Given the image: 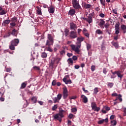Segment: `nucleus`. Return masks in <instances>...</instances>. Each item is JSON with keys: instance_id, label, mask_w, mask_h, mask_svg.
<instances>
[{"instance_id": "nucleus-1", "label": "nucleus", "mask_w": 126, "mask_h": 126, "mask_svg": "<svg viewBox=\"0 0 126 126\" xmlns=\"http://www.w3.org/2000/svg\"><path fill=\"white\" fill-rule=\"evenodd\" d=\"M85 38L81 36L77 38V42H76V45L74 44L70 45L71 49L72 51H74L77 54L80 53V48H81V42H83L85 40Z\"/></svg>"}, {"instance_id": "nucleus-2", "label": "nucleus", "mask_w": 126, "mask_h": 126, "mask_svg": "<svg viewBox=\"0 0 126 126\" xmlns=\"http://www.w3.org/2000/svg\"><path fill=\"white\" fill-rule=\"evenodd\" d=\"M72 3L74 8L78 9V10H82V8L79 5V3L77 1V0H72Z\"/></svg>"}, {"instance_id": "nucleus-3", "label": "nucleus", "mask_w": 126, "mask_h": 126, "mask_svg": "<svg viewBox=\"0 0 126 126\" xmlns=\"http://www.w3.org/2000/svg\"><path fill=\"white\" fill-rule=\"evenodd\" d=\"M69 37L70 39H75L77 38V32L75 31H71L69 32Z\"/></svg>"}, {"instance_id": "nucleus-4", "label": "nucleus", "mask_w": 126, "mask_h": 126, "mask_svg": "<svg viewBox=\"0 0 126 126\" xmlns=\"http://www.w3.org/2000/svg\"><path fill=\"white\" fill-rule=\"evenodd\" d=\"M91 107L93 111H95L96 112H98L100 111V107H97V104H96V102H93L91 103Z\"/></svg>"}, {"instance_id": "nucleus-5", "label": "nucleus", "mask_w": 126, "mask_h": 126, "mask_svg": "<svg viewBox=\"0 0 126 126\" xmlns=\"http://www.w3.org/2000/svg\"><path fill=\"white\" fill-rule=\"evenodd\" d=\"M62 94H59L57 95V97H53L52 99L53 100V102L54 104H56V103H60V100L62 99Z\"/></svg>"}, {"instance_id": "nucleus-6", "label": "nucleus", "mask_w": 126, "mask_h": 126, "mask_svg": "<svg viewBox=\"0 0 126 126\" xmlns=\"http://www.w3.org/2000/svg\"><path fill=\"white\" fill-rule=\"evenodd\" d=\"M68 96V91L67 88L64 87L63 88V99H66Z\"/></svg>"}, {"instance_id": "nucleus-7", "label": "nucleus", "mask_w": 126, "mask_h": 126, "mask_svg": "<svg viewBox=\"0 0 126 126\" xmlns=\"http://www.w3.org/2000/svg\"><path fill=\"white\" fill-rule=\"evenodd\" d=\"M82 5L86 9H88L89 8H91V7L92 6V5H91L90 4H87L85 2H82Z\"/></svg>"}, {"instance_id": "nucleus-8", "label": "nucleus", "mask_w": 126, "mask_h": 126, "mask_svg": "<svg viewBox=\"0 0 126 126\" xmlns=\"http://www.w3.org/2000/svg\"><path fill=\"white\" fill-rule=\"evenodd\" d=\"M10 44L16 47L18 44H19V39H15L11 41Z\"/></svg>"}, {"instance_id": "nucleus-9", "label": "nucleus", "mask_w": 126, "mask_h": 126, "mask_svg": "<svg viewBox=\"0 0 126 126\" xmlns=\"http://www.w3.org/2000/svg\"><path fill=\"white\" fill-rule=\"evenodd\" d=\"M70 30H74V31H75V30L77 29V26H76V24L73 23H70Z\"/></svg>"}, {"instance_id": "nucleus-10", "label": "nucleus", "mask_w": 126, "mask_h": 126, "mask_svg": "<svg viewBox=\"0 0 126 126\" xmlns=\"http://www.w3.org/2000/svg\"><path fill=\"white\" fill-rule=\"evenodd\" d=\"M47 38L49 41H50L52 44H54V36H53L52 34L48 33L47 35Z\"/></svg>"}, {"instance_id": "nucleus-11", "label": "nucleus", "mask_w": 126, "mask_h": 126, "mask_svg": "<svg viewBox=\"0 0 126 126\" xmlns=\"http://www.w3.org/2000/svg\"><path fill=\"white\" fill-rule=\"evenodd\" d=\"M105 23V21H104V19H101L100 20L98 25L101 27V28L104 29V25Z\"/></svg>"}, {"instance_id": "nucleus-12", "label": "nucleus", "mask_w": 126, "mask_h": 126, "mask_svg": "<svg viewBox=\"0 0 126 126\" xmlns=\"http://www.w3.org/2000/svg\"><path fill=\"white\" fill-rule=\"evenodd\" d=\"M117 75L120 80H122V79L124 77V74H122V71L121 70H118Z\"/></svg>"}, {"instance_id": "nucleus-13", "label": "nucleus", "mask_w": 126, "mask_h": 126, "mask_svg": "<svg viewBox=\"0 0 126 126\" xmlns=\"http://www.w3.org/2000/svg\"><path fill=\"white\" fill-rule=\"evenodd\" d=\"M93 17V15H92V14H90L89 15V16L87 20V22L89 23V24H90V23H92Z\"/></svg>"}, {"instance_id": "nucleus-14", "label": "nucleus", "mask_w": 126, "mask_h": 126, "mask_svg": "<svg viewBox=\"0 0 126 126\" xmlns=\"http://www.w3.org/2000/svg\"><path fill=\"white\" fill-rule=\"evenodd\" d=\"M10 20H5L3 21L2 23V26L5 27L8 24H9L10 23Z\"/></svg>"}, {"instance_id": "nucleus-15", "label": "nucleus", "mask_w": 126, "mask_h": 126, "mask_svg": "<svg viewBox=\"0 0 126 126\" xmlns=\"http://www.w3.org/2000/svg\"><path fill=\"white\" fill-rule=\"evenodd\" d=\"M54 120H57V121H59L60 123H61L62 122V117H61L60 116V115H59V114H56L54 116Z\"/></svg>"}, {"instance_id": "nucleus-16", "label": "nucleus", "mask_w": 126, "mask_h": 126, "mask_svg": "<svg viewBox=\"0 0 126 126\" xmlns=\"http://www.w3.org/2000/svg\"><path fill=\"white\" fill-rule=\"evenodd\" d=\"M81 98H82L83 100V103H86L88 102V98L86 96L84 95V94H82L81 96Z\"/></svg>"}, {"instance_id": "nucleus-17", "label": "nucleus", "mask_w": 126, "mask_h": 126, "mask_svg": "<svg viewBox=\"0 0 126 126\" xmlns=\"http://www.w3.org/2000/svg\"><path fill=\"white\" fill-rule=\"evenodd\" d=\"M48 11L49 13H54V12H55V7L50 6L48 7Z\"/></svg>"}, {"instance_id": "nucleus-18", "label": "nucleus", "mask_w": 126, "mask_h": 126, "mask_svg": "<svg viewBox=\"0 0 126 126\" xmlns=\"http://www.w3.org/2000/svg\"><path fill=\"white\" fill-rule=\"evenodd\" d=\"M121 30L123 31L124 34L126 33V25H122L121 26Z\"/></svg>"}, {"instance_id": "nucleus-19", "label": "nucleus", "mask_w": 126, "mask_h": 126, "mask_svg": "<svg viewBox=\"0 0 126 126\" xmlns=\"http://www.w3.org/2000/svg\"><path fill=\"white\" fill-rule=\"evenodd\" d=\"M75 10L73 9H70L68 12V15H70L71 16H73L74 14H75Z\"/></svg>"}, {"instance_id": "nucleus-20", "label": "nucleus", "mask_w": 126, "mask_h": 126, "mask_svg": "<svg viewBox=\"0 0 126 126\" xmlns=\"http://www.w3.org/2000/svg\"><path fill=\"white\" fill-rule=\"evenodd\" d=\"M36 8L37 9V14H38V15H42V10L41 9V7L37 6L36 7Z\"/></svg>"}, {"instance_id": "nucleus-21", "label": "nucleus", "mask_w": 126, "mask_h": 126, "mask_svg": "<svg viewBox=\"0 0 126 126\" xmlns=\"http://www.w3.org/2000/svg\"><path fill=\"white\" fill-rule=\"evenodd\" d=\"M56 63V60L54 59L53 60H52L51 61V63H50V66H51V67H54V65H55V63Z\"/></svg>"}, {"instance_id": "nucleus-22", "label": "nucleus", "mask_w": 126, "mask_h": 126, "mask_svg": "<svg viewBox=\"0 0 126 126\" xmlns=\"http://www.w3.org/2000/svg\"><path fill=\"white\" fill-rule=\"evenodd\" d=\"M111 44L116 48V49L119 48V43L118 42H115L114 41H112L111 42Z\"/></svg>"}, {"instance_id": "nucleus-23", "label": "nucleus", "mask_w": 126, "mask_h": 126, "mask_svg": "<svg viewBox=\"0 0 126 126\" xmlns=\"http://www.w3.org/2000/svg\"><path fill=\"white\" fill-rule=\"evenodd\" d=\"M63 112H64V111H63V109L59 111V116L62 119L63 118Z\"/></svg>"}, {"instance_id": "nucleus-24", "label": "nucleus", "mask_w": 126, "mask_h": 126, "mask_svg": "<svg viewBox=\"0 0 126 126\" xmlns=\"http://www.w3.org/2000/svg\"><path fill=\"white\" fill-rule=\"evenodd\" d=\"M95 33L96 34H98V35H103V31H101L100 29L96 30Z\"/></svg>"}, {"instance_id": "nucleus-25", "label": "nucleus", "mask_w": 126, "mask_h": 126, "mask_svg": "<svg viewBox=\"0 0 126 126\" xmlns=\"http://www.w3.org/2000/svg\"><path fill=\"white\" fill-rule=\"evenodd\" d=\"M64 32L65 33V37H67V36H69V30L68 29H65Z\"/></svg>"}, {"instance_id": "nucleus-26", "label": "nucleus", "mask_w": 126, "mask_h": 126, "mask_svg": "<svg viewBox=\"0 0 126 126\" xmlns=\"http://www.w3.org/2000/svg\"><path fill=\"white\" fill-rule=\"evenodd\" d=\"M32 101V103L35 104V103H37V97L35 96H33L31 98Z\"/></svg>"}, {"instance_id": "nucleus-27", "label": "nucleus", "mask_w": 126, "mask_h": 126, "mask_svg": "<svg viewBox=\"0 0 126 126\" xmlns=\"http://www.w3.org/2000/svg\"><path fill=\"white\" fill-rule=\"evenodd\" d=\"M27 86V84H26V83L25 82L22 83L20 87V89H24V88H25V87H26Z\"/></svg>"}, {"instance_id": "nucleus-28", "label": "nucleus", "mask_w": 126, "mask_h": 126, "mask_svg": "<svg viewBox=\"0 0 126 126\" xmlns=\"http://www.w3.org/2000/svg\"><path fill=\"white\" fill-rule=\"evenodd\" d=\"M9 48L10 50H11V51H14V50H15V46L14 45H13V44H11V43H10Z\"/></svg>"}, {"instance_id": "nucleus-29", "label": "nucleus", "mask_w": 126, "mask_h": 126, "mask_svg": "<svg viewBox=\"0 0 126 126\" xmlns=\"http://www.w3.org/2000/svg\"><path fill=\"white\" fill-rule=\"evenodd\" d=\"M16 32H17V30L14 29L12 31L11 34L13 35V36H16Z\"/></svg>"}, {"instance_id": "nucleus-30", "label": "nucleus", "mask_w": 126, "mask_h": 126, "mask_svg": "<svg viewBox=\"0 0 126 126\" xmlns=\"http://www.w3.org/2000/svg\"><path fill=\"white\" fill-rule=\"evenodd\" d=\"M115 30H120V23L118 22L115 24Z\"/></svg>"}, {"instance_id": "nucleus-31", "label": "nucleus", "mask_w": 126, "mask_h": 126, "mask_svg": "<svg viewBox=\"0 0 126 126\" xmlns=\"http://www.w3.org/2000/svg\"><path fill=\"white\" fill-rule=\"evenodd\" d=\"M100 3L102 5L106 6V0H100Z\"/></svg>"}, {"instance_id": "nucleus-32", "label": "nucleus", "mask_w": 126, "mask_h": 126, "mask_svg": "<svg viewBox=\"0 0 126 126\" xmlns=\"http://www.w3.org/2000/svg\"><path fill=\"white\" fill-rule=\"evenodd\" d=\"M111 126H115L117 125V121L116 120H112L111 121Z\"/></svg>"}, {"instance_id": "nucleus-33", "label": "nucleus", "mask_w": 126, "mask_h": 126, "mask_svg": "<svg viewBox=\"0 0 126 126\" xmlns=\"http://www.w3.org/2000/svg\"><path fill=\"white\" fill-rule=\"evenodd\" d=\"M12 22L16 23L17 22V18L14 17L11 19Z\"/></svg>"}, {"instance_id": "nucleus-34", "label": "nucleus", "mask_w": 126, "mask_h": 126, "mask_svg": "<svg viewBox=\"0 0 126 126\" xmlns=\"http://www.w3.org/2000/svg\"><path fill=\"white\" fill-rule=\"evenodd\" d=\"M86 46H87V51H89V50H90V49H91V44H90L89 43H87Z\"/></svg>"}, {"instance_id": "nucleus-35", "label": "nucleus", "mask_w": 126, "mask_h": 126, "mask_svg": "<svg viewBox=\"0 0 126 126\" xmlns=\"http://www.w3.org/2000/svg\"><path fill=\"white\" fill-rule=\"evenodd\" d=\"M47 53H46L45 52H43L42 53L41 55V58H47Z\"/></svg>"}, {"instance_id": "nucleus-36", "label": "nucleus", "mask_w": 126, "mask_h": 126, "mask_svg": "<svg viewBox=\"0 0 126 126\" xmlns=\"http://www.w3.org/2000/svg\"><path fill=\"white\" fill-rule=\"evenodd\" d=\"M11 35V33L8 32L7 34L4 35L3 38H7V37H10Z\"/></svg>"}, {"instance_id": "nucleus-37", "label": "nucleus", "mask_w": 126, "mask_h": 126, "mask_svg": "<svg viewBox=\"0 0 126 126\" xmlns=\"http://www.w3.org/2000/svg\"><path fill=\"white\" fill-rule=\"evenodd\" d=\"M98 92H99V90H98V88H95L94 89V94H97V93H98Z\"/></svg>"}, {"instance_id": "nucleus-38", "label": "nucleus", "mask_w": 126, "mask_h": 126, "mask_svg": "<svg viewBox=\"0 0 126 126\" xmlns=\"http://www.w3.org/2000/svg\"><path fill=\"white\" fill-rule=\"evenodd\" d=\"M55 62H57V64H59V63H60V61H61V58H55Z\"/></svg>"}, {"instance_id": "nucleus-39", "label": "nucleus", "mask_w": 126, "mask_h": 126, "mask_svg": "<svg viewBox=\"0 0 126 126\" xmlns=\"http://www.w3.org/2000/svg\"><path fill=\"white\" fill-rule=\"evenodd\" d=\"M57 109H58V104H55L52 107V111H56V110H57Z\"/></svg>"}, {"instance_id": "nucleus-40", "label": "nucleus", "mask_w": 126, "mask_h": 126, "mask_svg": "<svg viewBox=\"0 0 126 126\" xmlns=\"http://www.w3.org/2000/svg\"><path fill=\"white\" fill-rule=\"evenodd\" d=\"M68 63H71V65H72V64L73 63V61L72 60V59L71 58H69L68 59Z\"/></svg>"}, {"instance_id": "nucleus-41", "label": "nucleus", "mask_w": 126, "mask_h": 126, "mask_svg": "<svg viewBox=\"0 0 126 126\" xmlns=\"http://www.w3.org/2000/svg\"><path fill=\"white\" fill-rule=\"evenodd\" d=\"M106 32L109 34V35H111V32H112V30H109V29H106Z\"/></svg>"}, {"instance_id": "nucleus-42", "label": "nucleus", "mask_w": 126, "mask_h": 126, "mask_svg": "<svg viewBox=\"0 0 126 126\" xmlns=\"http://www.w3.org/2000/svg\"><path fill=\"white\" fill-rule=\"evenodd\" d=\"M107 86H108V87L112 88V87H113V86H114V83L109 82V83H108Z\"/></svg>"}, {"instance_id": "nucleus-43", "label": "nucleus", "mask_w": 126, "mask_h": 126, "mask_svg": "<svg viewBox=\"0 0 126 126\" xmlns=\"http://www.w3.org/2000/svg\"><path fill=\"white\" fill-rule=\"evenodd\" d=\"M60 53L61 56H63V55H65V51H64V50H62L60 52Z\"/></svg>"}, {"instance_id": "nucleus-44", "label": "nucleus", "mask_w": 126, "mask_h": 126, "mask_svg": "<svg viewBox=\"0 0 126 126\" xmlns=\"http://www.w3.org/2000/svg\"><path fill=\"white\" fill-rule=\"evenodd\" d=\"M0 15H3L4 14H6V12L4 10H2L1 12H0Z\"/></svg>"}, {"instance_id": "nucleus-45", "label": "nucleus", "mask_w": 126, "mask_h": 126, "mask_svg": "<svg viewBox=\"0 0 126 126\" xmlns=\"http://www.w3.org/2000/svg\"><path fill=\"white\" fill-rule=\"evenodd\" d=\"M51 44H52V42H51V41L47 40L46 43V46H51Z\"/></svg>"}, {"instance_id": "nucleus-46", "label": "nucleus", "mask_w": 126, "mask_h": 126, "mask_svg": "<svg viewBox=\"0 0 126 126\" xmlns=\"http://www.w3.org/2000/svg\"><path fill=\"white\" fill-rule=\"evenodd\" d=\"M109 26H110V24H109L108 23L104 24V27L106 29H108L109 28Z\"/></svg>"}, {"instance_id": "nucleus-47", "label": "nucleus", "mask_w": 126, "mask_h": 126, "mask_svg": "<svg viewBox=\"0 0 126 126\" xmlns=\"http://www.w3.org/2000/svg\"><path fill=\"white\" fill-rule=\"evenodd\" d=\"M118 99H119V100L120 102H122V101H123V98H122V94L118 95Z\"/></svg>"}, {"instance_id": "nucleus-48", "label": "nucleus", "mask_w": 126, "mask_h": 126, "mask_svg": "<svg viewBox=\"0 0 126 126\" xmlns=\"http://www.w3.org/2000/svg\"><path fill=\"white\" fill-rule=\"evenodd\" d=\"M107 72H108V71L107 70V68H104L103 69V73H104V74H107Z\"/></svg>"}, {"instance_id": "nucleus-49", "label": "nucleus", "mask_w": 126, "mask_h": 126, "mask_svg": "<svg viewBox=\"0 0 126 126\" xmlns=\"http://www.w3.org/2000/svg\"><path fill=\"white\" fill-rule=\"evenodd\" d=\"M72 113H75V112H77V109L76 108H73L71 109Z\"/></svg>"}, {"instance_id": "nucleus-50", "label": "nucleus", "mask_w": 126, "mask_h": 126, "mask_svg": "<svg viewBox=\"0 0 126 126\" xmlns=\"http://www.w3.org/2000/svg\"><path fill=\"white\" fill-rule=\"evenodd\" d=\"M52 84L53 86H56V85H57V82L56 81V80H53L52 81Z\"/></svg>"}, {"instance_id": "nucleus-51", "label": "nucleus", "mask_w": 126, "mask_h": 126, "mask_svg": "<svg viewBox=\"0 0 126 126\" xmlns=\"http://www.w3.org/2000/svg\"><path fill=\"white\" fill-rule=\"evenodd\" d=\"M35 54L33 53V55H32V58H33V61H34V60H35V59H38V55H36L35 56Z\"/></svg>"}, {"instance_id": "nucleus-52", "label": "nucleus", "mask_w": 126, "mask_h": 126, "mask_svg": "<svg viewBox=\"0 0 126 126\" xmlns=\"http://www.w3.org/2000/svg\"><path fill=\"white\" fill-rule=\"evenodd\" d=\"M95 65H93L91 66V70L92 71H94V70H95Z\"/></svg>"}, {"instance_id": "nucleus-53", "label": "nucleus", "mask_w": 126, "mask_h": 126, "mask_svg": "<svg viewBox=\"0 0 126 126\" xmlns=\"http://www.w3.org/2000/svg\"><path fill=\"white\" fill-rule=\"evenodd\" d=\"M112 12L113 13H115V14H118V10L117 9H114L112 10Z\"/></svg>"}, {"instance_id": "nucleus-54", "label": "nucleus", "mask_w": 126, "mask_h": 126, "mask_svg": "<svg viewBox=\"0 0 126 126\" xmlns=\"http://www.w3.org/2000/svg\"><path fill=\"white\" fill-rule=\"evenodd\" d=\"M71 84V83H72V82L71 81V80L69 79L68 80H67V81L66 82V84Z\"/></svg>"}, {"instance_id": "nucleus-55", "label": "nucleus", "mask_w": 126, "mask_h": 126, "mask_svg": "<svg viewBox=\"0 0 126 126\" xmlns=\"http://www.w3.org/2000/svg\"><path fill=\"white\" fill-rule=\"evenodd\" d=\"M99 16H100V17H101L102 18H104V17H105V14H103V13H101L99 15Z\"/></svg>"}, {"instance_id": "nucleus-56", "label": "nucleus", "mask_w": 126, "mask_h": 126, "mask_svg": "<svg viewBox=\"0 0 126 126\" xmlns=\"http://www.w3.org/2000/svg\"><path fill=\"white\" fill-rule=\"evenodd\" d=\"M33 69H35L36 70H40V67H39L37 66H33Z\"/></svg>"}, {"instance_id": "nucleus-57", "label": "nucleus", "mask_w": 126, "mask_h": 126, "mask_svg": "<svg viewBox=\"0 0 126 126\" xmlns=\"http://www.w3.org/2000/svg\"><path fill=\"white\" fill-rule=\"evenodd\" d=\"M67 56L68 58H70V57H72V56H73V54L72 53H67Z\"/></svg>"}, {"instance_id": "nucleus-58", "label": "nucleus", "mask_w": 126, "mask_h": 126, "mask_svg": "<svg viewBox=\"0 0 126 126\" xmlns=\"http://www.w3.org/2000/svg\"><path fill=\"white\" fill-rule=\"evenodd\" d=\"M10 25L12 26V27H14V26H16V24L14 22H12L10 23Z\"/></svg>"}, {"instance_id": "nucleus-59", "label": "nucleus", "mask_w": 126, "mask_h": 126, "mask_svg": "<svg viewBox=\"0 0 126 126\" xmlns=\"http://www.w3.org/2000/svg\"><path fill=\"white\" fill-rule=\"evenodd\" d=\"M103 123H104V120H103V119L102 120H99V121L98 122V125H102V124H103Z\"/></svg>"}, {"instance_id": "nucleus-60", "label": "nucleus", "mask_w": 126, "mask_h": 126, "mask_svg": "<svg viewBox=\"0 0 126 126\" xmlns=\"http://www.w3.org/2000/svg\"><path fill=\"white\" fill-rule=\"evenodd\" d=\"M82 90H83V92H85V93H89V91H88V90H85V88H83Z\"/></svg>"}, {"instance_id": "nucleus-61", "label": "nucleus", "mask_w": 126, "mask_h": 126, "mask_svg": "<svg viewBox=\"0 0 126 126\" xmlns=\"http://www.w3.org/2000/svg\"><path fill=\"white\" fill-rule=\"evenodd\" d=\"M73 116H74L73 114H70L69 115V116H68V118H69V119H72V118H73Z\"/></svg>"}, {"instance_id": "nucleus-62", "label": "nucleus", "mask_w": 126, "mask_h": 126, "mask_svg": "<svg viewBox=\"0 0 126 126\" xmlns=\"http://www.w3.org/2000/svg\"><path fill=\"white\" fill-rule=\"evenodd\" d=\"M84 35H85V36H86V37H87V38H89V33L88 32L84 33Z\"/></svg>"}, {"instance_id": "nucleus-63", "label": "nucleus", "mask_w": 126, "mask_h": 126, "mask_svg": "<svg viewBox=\"0 0 126 126\" xmlns=\"http://www.w3.org/2000/svg\"><path fill=\"white\" fill-rule=\"evenodd\" d=\"M47 51H48L49 52H53V50L50 47H48L47 48Z\"/></svg>"}, {"instance_id": "nucleus-64", "label": "nucleus", "mask_w": 126, "mask_h": 126, "mask_svg": "<svg viewBox=\"0 0 126 126\" xmlns=\"http://www.w3.org/2000/svg\"><path fill=\"white\" fill-rule=\"evenodd\" d=\"M123 116H126V108L124 109Z\"/></svg>"}]
</instances>
